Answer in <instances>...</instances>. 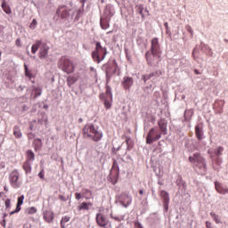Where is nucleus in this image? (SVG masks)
<instances>
[{
    "label": "nucleus",
    "mask_w": 228,
    "mask_h": 228,
    "mask_svg": "<svg viewBox=\"0 0 228 228\" xmlns=\"http://www.w3.org/2000/svg\"><path fill=\"white\" fill-rule=\"evenodd\" d=\"M13 134L15 138H22V132L20 131V127L19 126H15L13 127Z\"/></svg>",
    "instance_id": "nucleus-24"
},
{
    "label": "nucleus",
    "mask_w": 228,
    "mask_h": 228,
    "mask_svg": "<svg viewBox=\"0 0 228 228\" xmlns=\"http://www.w3.org/2000/svg\"><path fill=\"white\" fill-rule=\"evenodd\" d=\"M75 83H76V78H74L73 77H68L67 78L68 86L71 87L72 85H74Z\"/></svg>",
    "instance_id": "nucleus-34"
},
{
    "label": "nucleus",
    "mask_w": 228,
    "mask_h": 228,
    "mask_svg": "<svg viewBox=\"0 0 228 228\" xmlns=\"http://www.w3.org/2000/svg\"><path fill=\"white\" fill-rule=\"evenodd\" d=\"M188 115H190V118L193 117V110H185V114H184L185 120H188Z\"/></svg>",
    "instance_id": "nucleus-37"
},
{
    "label": "nucleus",
    "mask_w": 228,
    "mask_h": 228,
    "mask_svg": "<svg viewBox=\"0 0 228 228\" xmlns=\"http://www.w3.org/2000/svg\"><path fill=\"white\" fill-rule=\"evenodd\" d=\"M145 56L147 63L148 65H150V67H152L154 63H159V61H161L159 60V58H161V55H155L154 53H152V52H147Z\"/></svg>",
    "instance_id": "nucleus-12"
},
{
    "label": "nucleus",
    "mask_w": 228,
    "mask_h": 228,
    "mask_svg": "<svg viewBox=\"0 0 228 228\" xmlns=\"http://www.w3.org/2000/svg\"><path fill=\"white\" fill-rule=\"evenodd\" d=\"M106 54H108V49L106 47H103L101 45V42L95 43V48L92 52V58L95 63H101V61H103L106 58Z\"/></svg>",
    "instance_id": "nucleus-4"
},
{
    "label": "nucleus",
    "mask_w": 228,
    "mask_h": 228,
    "mask_svg": "<svg viewBox=\"0 0 228 228\" xmlns=\"http://www.w3.org/2000/svg\"><path fill=\"white\" fill-rule=\"evenodd\" d=\"M1 225L4 228L6 227V219H3V221L1 222Z\"/></svg>",
    "instance_id": "nucleus-59"
},
{
    "label": "nucleus",
    "mask_w": 228,
    "mask_h": 228,
    "mask_svg": "<svg viewBox=\"0 0 228 228\" xmlns=\"http://www.w3.org/2000/svg\"><path fill=\"white\" fill-rule=\"evenodd\" d=\"M207 228H211V223L209 221L206 222Z\"/></svg>",
    "instance_id": "nucleus-60"
},
{
    "label": "nucleus",
    "mask_w": 228,
    "mask_h": 228,
    "mask_svg": "<svg viewBox=\"0 0 228 228\" xmlns=\"http://www.w3.org/2000/svg\"><path fill=\"white\" fill-rule=\"evenodd\" d=\"M74 15H76V9H74L72 2H70L68 5H60L56 11L55 16L53 19L55 20H74Z\"/></svg>",
    "instance_id": "nucleus-2"
},
{
    "label": "nucleus",
    "mask_w": 228,
    "mask_h": 228,
    "mask_svg": "<svg viewBox=\"0 0 228 228\" xmlns=\"http://www.w3.org/2000/svg\"><path fill=\"white\" fill-rule=\"evenodd\" d=\"M139 194H140V195H143V189H141V190L139 191Z\"/></svg>",
    "instance_id": "nucleus-63"
},
{
    "label": "nucleus",
    "mask_w": 228,
    "mask_h": 228,
    "mask_svg": "<svg viewBox=\"0 0 228 228\" xmlns=\"http://www.w3.org/2000/svg\"><path fill=\"white\" fill-rule=\"evenodd\" d=\"M120 148H121V146H118V148L113 147L112 148L113 154H117V152H118V151H120Z\"/></svg>",
    "instance_id": "nucleus-49"
},
{
    "label": "nucleus",
    "mask_w": 228,
    "mask_h": 228,
    "mask_svg": "<svg viewBox=\"0 0 228 228\" xmlns=\"http://www.w3.org/2000/svg\"><path fill=\"white\" fill-rule=\"evenodd\" d=\"M24 69H25V72H28L29 69H28V65L27 64H24Z\"/></svg>",
    "instance_id": "nucleus-61"
},
{
    "label": "nucleus",
    "mask_w": 228,
    "mask_h": 228,
    "mask_svg": "<svg viewBox=\"0 0 228 228\" xmlns=\"http://www.w3.org/2000/svg\"><path fill=\"white\" fill-rule=\"evenodd\" d=\"M25 88H26L25 86H19L17 87V91H18V92H23Z\"/></svg>",
    "instance_id": "nucleus-52"
},
{
    "label": "nucleus",
    "mask_w": 228,
    "mask_h": 228,
    "mask_svg": "<svg viewBox=\"0 0 228 228\" xmlns=\"http://www.w3.org/2000/svg\"><path fill=\"white\" fill-rule=\"evenodd\" d=\"M189 161L193 165L195 170L199 172L201 175H206L208 172V165L206 163V159L199 152L194 153L189 157Z\"/></svg>",
    "instance_id": "nucleus-3"
},
{
    "label": "nucleus",
    "mask_w": 228,
    "mask_h": 228,
    "mask_svg": "<svg viewBox=\"0 0 228 228\" xmlns=\"http://www.w3.org/2000/svg\"><path fill=\"white\" fill-rule=\"evenodd\" d=\"M33 94H35L34 98L40 97L42 95V89L40 87H33Z\"/></svg>",
    "instance_id": "nucleus-29"
},
{
    "label": "nucleus",
    "mask_w": 228,
    "mask_h": 228,
    "mask_svg": "<svg viewBox=\"0 0 228 228\" xmlns=\"http://www.w3.org/2000/svg\"><path fill=\"white\" fill-rule=\"evenodd\" d=\"M28 140H33V138H35V134H33V133H28Z\"/></svg>",
    "instance_id": "nucleus-55"
},
{
    "label": "nucleus",
    "mask_w": 228,
    "mask_h": 228,
    "mask_svg": "<svg viewBox=\"0 0 228 228\" xmlns=\"http://www.w3.org/2000/svg\"><path fill=\"white\" fill-rule=\"evenodd\" d=\"M216 104H219L220 108H224V104H225V102H224L223 100H220L217 102H216Z\"/></svg>",
    "instance_id": "nucleus-50"
},
{
    "label": "nucleus",
    "mask_w": 228,
    "mask_h": 228,
    "mask_svg": "<svg viewBox=\"0 0 228 228\" xmlns=\"http://www.w3.org/2000/svg\"><path fill=\"white\" fill-rule=\"evenodd\" d=\"M150 53H152L155 56H161V46L159 45V39L158 37L151 39Z\"/></svg>",
    "instance_id": "nucleus-11"
},
{
    "label": "nucleus",
    "mask_w": 228,
    "mask_h": 228,
    "mask_svg": "<svg viewBox=\"0 0 228 228\" xmlns=\"http://www.w3.org/2000/svg\"><path fill=\"white\" fill-rule=\"evenodd\" d=\"M16 45L17 47H21L22 45H20V38L16 39Z\"/></svg>",
    "instance_id": "nucleus-58"
},
{
    "label": "nucleus",
    "mask_w": 228,
    "mask_h": 228,
    "mask_svg": "<svg viewBox=\"0 0 228 228\" xmlns=\"http://www.w3.org/2000/svg\"><path fill=\"white\" fill-rule=\"evenodd\" d=\"M20 174H19V171L17 169H14L9 175V181L12 188H14L15 190L20 188L22 186V182L20 179Z\"/></svg>",
    "instance_id": "nucleus-9"
},
{
    "label": "nucleus",
    "mask_w": 228,
    "mask_h": 228,
    "mask_svg": "<svg viewBox=\"0 0 228 228\" xmlns=\"http://www.w3.org/2000/svg\"><path fill=\"white\" fill-rule=\"evenodd\" d=\"M136 12L137 13H139V15L142 16V18L143 19V4H139V5H136Z\"/></svg>",
    "instance_id": "nucleus-33"
},
{
    "label": "nucleus",
    "mask_w": 228,
    "mask_h": 228,
    "mask_svg": "<svg viewBox=\"0 0 228 228\" xmlns=\"http://www.w3.org/2000/svg\"><path fill=\"white\" fill-rule=\"evenodd\" d=\"M31 165H33V163L29 162V160H26L23 163V170L26 174H31Z\"/></svg>",
    "instance_id": "nucleus-22"
},
{
    "label": "nucleus",
    "mask_w": 228,
    "mask_h": 228,
    "mask_svg": "<svg viewBox=\"0 0 228 228\" xmlns=\"http://www.w3.org/2000/svg\"><path fill=\"white\" fill-rule=\"evenodd\" d=\"M159 127L163 134H167V123L164 120L159 121Z\"/></svg>",
    "instance_id": "nucleus-25"
},
{
    "label": "nucleus",
    "mask_w": 228,
    "mask_h": 228,
    "mask_svg": "<svg viewBox=\"0 0 228 228\" xmlns=\"http://www.w3.org/2000/svg\"><path fill=\"white\" fill-rule=\"evenodd\" d=\"M44 219L48 224H51V222H53V220H54V213H53L52 211H45L44 213Z\"/></svg>",
    "instance_id": "nucleus-19"
},
{
    "label": "nucleus",
    "mask_w": 228,
    "mask_h": 228,
    "mask_svg": "<svg viewBox=\"0 0 228 228\" xmlns=\"http://www.w3.org/2000/svg\"><path fill=\"white\" fill-rule=\"evenodd\" d=\"M142 204H144V206H147V201H146V200H143V201L142 202Z\"/></svg>",
    "instance_id": "nucleus-64"
},
{
    "label": "nucleus",
    "mask_w": 228,
    "mask_h": 228,
    "mask_svg": "<svg viewBox=\"0 0 228 228\" xmlns=\"http://www.w3.org/2000/svg\"><path fill=\"white\" fill-rule=\"evenodd\" d=\"M22 204H24V195H21L18 198L15 213H19V211H20V206H22Z\"/></svg>",
    "instance_id": "nucleus-21"
},
{
    "label": "nucleus",
    "mask_w": 228,
    "mask_h": 228,
    "mask_svg": "<svg viewBox=\"0 0 228 228\" xmlns=\"http://www.w3.org/2000/svg\"><path fill=\"white\" fill-rule=\"evenodd\" d=\"M215 186H216V191L219 192L220 195H227L228 194L227 186H225L223 183H220L218 182L215 183Z\"/></svg>",
    "instance_id": "nucleus-15"
},
{
    "label": "nucleus",
    "mask_w": 228,
    "mask_h": 228,
    "mask_svg": "<svg viewBox=\"0 0 228 228\" xmlns=\"http://www.w3.org/2000/svg\"><path fill=\"white\" fill-rule=\"evenodd\" d=\"M59 199H60V200H62V202H67V200H68V199L63 195H60Z\"/></svg>",
    "instance_id": "nucleus-53"
},
{
    "label": "nucleus",
    "mask_w": 228,
    "mask_h": 228,
    "mask_svg": "<svg viewBox=\"0 0 228 228\" xmlns=\"http://www.w3.org/2000/svg\"><path fill=\"white\" fill-rule=\"evenodd\" d=\"M112 168L113 170L116 171V174H118L119 167H118V163H117V160H114Z\"/></svg>",
    "instance_id": "nucleus-38"
},
{
    "label": "nucleus",
    "mask_w": 228,
    "mask_h": 228,
    "mask_svg": "<svg viewBox=\"0 0 228 228\" xmlns=\"http://www.w3.org/2000/svg\"><path fill=\"white\" fill-rule=\"evenodd\" d=\"M161 139V133H159V129L156 126L151 128L147 136H146V143L148 145H152L154 142H158V140Z\"/></svg>",
    "instance_id": "nucleus-8"
},
{
    "label": "nucleus",
    "mask_w": 228,
    "mask_h": 228,
    "mask_svg": "<svg viewBox=\"0 0 228 228\" xmlns=\"http://www.w3.org/2000/svg\"><path fill=\"white\" fill-rule=\"evenodd\" d=\"M110 217L113 218V220H115L116 222H122V220H124V217H122V216H110Z\"/></svg>",
    "instance_id": "nucleus-42"
},
{
    "label": "nucleus",
    "mask_w": 228,
    "mask_h": 228,
    "mask_svg": "<svg viewBox=\"0 0 228 228\" xmlns=\"http://www.w3.org/2000/svg\"><path fill=\"white\" fill-rule=\"evenodd\" d=\"M25 76L27 77H29V79H31L33 77V74H31V71H26Z\"/></svg>",
    "instance_id": "nucleus-51"
},
{
    "label": "nucleus",
    "mask_w": 228,
    "mask_h": 228,
    "mask_svg": "<svg viewBox=\"0 0 228 228\" xmlns=\"http://www.w3.org/2000/svg\"><path fill=\"white\" fill-rule=\"evenodd\" d=\"M96 223L99 225V227L102 228H111V223L110 222V219L106 217V216L102 213L96 214Z\"/></svg>",
    "instance_id": "nucleus-10"
},
{
    "label": "nucleus",
    "mask_w": 228,
    "mask_h": 228,
    "mask_svg": "<svg viewBox=\"0 0 228 228\" xmlns=\"http://www.w3.org/2000/svg\"><path fill=\"white\" fill-rule=\"evenodd\" d=\"M35 151H40L42 149V139L37 138L33 142Z\"/></svg>",
    "instance_id": "nucleus-23"
},
{
    "label": "nucleus",
    "mask_w": 228,
    "mask_h": 228,
    "mask_svg": "<svg viewBox=\"0 0 228 228\" xmlns=\"http://www.w3.org/2000/svg\"><path fill=\"white\" fill-rule=\"evenodd\" d=\"M82 134L84 138H90L93 142H101L102 140V131L99 128V126L94 125V123H87L82 128Z\"/></svg>",
    "instance_id": "nucleus-1"
},
{
    "label": "nucleus",
    "mask_w": 228,
    "mask_h": 228,
    "mask_svg": "<svg viewBox=\"0 0 228 228\" xmlns=\"http://www.w3.org/2000/svg\"><path fill=\"white\" fill-rule=\"evenodd\" d=\"M109 98L110 101H113V94H111V87L110 86H106V97Z\"/></svg>",
    "instance_id": "nucleus-30"
},
{
    "label": "nucleus",
    "mask_w": 228,
    "mask_h": 228,
    "mask_svg": "<svg viewBox=\"0 0 228 228\" xmlns=\"http://www.w3.org/2000/svg\"><path fill=\"white\" fill-rule=\"evenodd\" d=\"M115 15V9L110 4L106 5L104 12H103V17H105L106 20H110L111 17Z\"/></svg>",
    "instance_id": "nucleus-14"
},
{
    "label": "nucleus",
    "mask_w": 228,
    "mask_h": 228,
    "mask_svg": "<svg viewBox=\"0 0 228 228\" xmlns=\"http://www.w3.org/2000/svg\"><path fill=\"white\" fill-rule=\"evenodd\" d=\"M39 51V58L40 60H45L47 56H49V46L45 43H42V40H37L31 47L32 54H37V51Z\"/></svg>",
    "instance_id": "nucleus-5"
},
{
    "label": "nucleus",
    "mask_w": 228,
    "mask_h": 228,
    "mask_svg": "<svg viewBox=\"0 0 228 228\" xmlns=\"http://www.w3.org/2000/svg\"><path fill=\"white\" fill-rule=\"evenodd\" d=\"M1 6L4 13H6L7 15H10L12 13V8L10 7V5H8L6 1L3 0Z\"/></svg>",
    "instance_id": "nucleus-20"
},
{
    "label": "nucleus",
    "mask_w": 228,
    "mask_h": 228,
    "mask_svg": "<svg viewBox=\"0 0 228 228\" xmlns=\"http://www.w3.org/2000/svg\"><path fill=\"white\" fill-rule=\"evenodd\" d=\"M222 152H224V147L219 146L216 150H208V154H210L211 159L215 158L216 156L217 158H220L222 156Z\"/></svg>",
    "instance_id": "nucleus-17"
},
{
    "label": "nucleus",
    "mask_w": 228,
    "mask_h": 228,
    "mask_svg": "<svg viewBox=\"0 0 228 228\" xmlns=\"http://www.w3.org/2000/svg\"><path fill=\"white\" fill-rule=\"evenodd\" d=\"M150 76L151 78L153 77V79H155L156 77H159V76H161V70L153 71L150 73Z\"/></svg>",
    "instance_id": "nucleus-35"
},
{
    "label": "nucleus",
    "mask_w": 228,
    "mask_h": 228,
    "mask_svg": "<svg viewBox=\"0 0 228 228\" xmlns=\"http://www.w3.org/2000/svg\"><path fill=\"white\" fill-rule=\"evenodd\" d=\"M44 174H45L44 169H42L41 172L38 173L39 179H44Z\"/></svg>",
    "instance_id": "nucleus-54"
},
{
    "label": "nucleus",
    "mask_w": 228,
    "mask_h": 228,
    "mask_svg": "<svg viewBox=\"0 0 228 228\" xmlns=\"http://www.w3.org/2000/svg\"><path fill=\"white\" fill-rule=\"evenodd\" d=\"M61 224H67L68 222H70V216H65L64 217L61 218Z\"/></svg>",
    "instance_id": "nucleus-40"
},
{
    "label": "nucleus",
    "mask_w": 228,
    "mask_h": 228,
    "mask_svg": "<svg viewBox=\"0 0 228 228\" xmlns=\"http://www.w3.org/2000/svg\"><path fill=\"white\" fill-rule=\"evenodd\" d=\"M8 216V214H6V213H4V214H3V219L4 220H6V217Z\"/></svg>",
    "instance_id": "nucleus-62"
},
{
    "label": "nucleus",
    "mask_w": 228,
    "mask_h": 228,
    "mask_svg": "<svg viewBox=\"0 0 228 228\" xmlns=\"http://www.w3.org/2000/svg\"><path fill=\"white\" fill-rule=\"evenodd\" d=\"M4 26L0 25V37H4Z\"/></svg>",
    "instance_id": "nucleus-48"
},
{
    "label": "nucleus",
    "mask_w": 228,
    "mask_h": 228,
    "mask_svg": "<svg viewBox=\"0 0 228 228\" xmlns=\"http://www.w3.org/2000/svg\"><path fill=\"white\" fill-rule=\"evenodd\" d=\"M58 67L66 74H72L74 72V63L68 57L62 56L58 61Z\"/></svg>",
    "instance_id": "nucleus-6"
},
{
    "label": "nucleus",
    "mask_w": 228,
    "mask_h": 228,
    "mask_svg": "<svg viewBox=\"0 0 228 228\" xmlns=\"http://www.w3.org/2000/svg\"><path fill=\"white\" fill-rule=\"evenodd\" d=\"M113 100H110V98H105L104 99V106L106 108V110H110V108H111V102Z\"/></svg>",
    "instance_id": "nucleus-32"
},
{
    "label": "nucleus",
    "mask_w": 228,
    "mask_h": 228,
    "mask_svg": "<svg viewBox=\"0 0 228 228\" xmlns=\"http://www.w3.org/2000/svg\"><path fill=\"white\" fill-rule=\"evenodd\" d=\"M195 134L198 140H204V130H202L200 125L195 126Z\"/></svg>",
    "instance_id": "nucleus-18"
},
{
    "label": "nucleus",
    "mask_w": 228,
    "mask_h": 228,
    "mask_svg": "<svg viewBox=\"0 0 228 228\" xmlns=\"http://www.w3.org/2000/svg\"><path fill=\"white\" fill-rule=\"evenodd\" d=\"M160 195L163 199V206L165 211H168V204H170V194L167 191H161Z\"/></svg>",
    "instance_id": "nucleus-13"
},
{
    "label": "nucleus",
    "mask_w": 228,
    "mask_h": 228,
    "mask_svg": "<svg viewBox=\"0 0 228 228\" xmlns=\"http://www.w3.org/2000/svg\"><path fill=\"white\" fill-rule=\"evenodd\" d=\"M30 29H35L37 28V20L34 19L29 26Z\"/></svg>",
    "instance_id": "nucleus-44"
},
{
    "label": "nucleus",
    "mask_w": 228,
    "mask_h": 228,
    "mask_svg": "<svg viewBox=\"0 0 228 228\" xmlns=\"http://www.w3.org/2000/svg\"><path fill=\"white\" fill-rule=\"evenodd\" d=\"M201 51H211V48H209V46H208V45H204V44H201Z\"/></svg>",
    "instance_id": "nucleus-43"
},
{
    "label": "nucleus",
    "mask_w": 228,
    "mask_h": 228,
    "mask_svg": "<svg viewBox=\"0 0 228 228\" xmlns=\"http://www.w3.org/2000/svg\"><path fill=\"white\" fill-rule=\"evenodd\" d=\"M83 12H84L83 9H78V10L75 9V13H76V16L74 19L75 22H77V20H79V19H81V17H83Z\"/></svg>",
    "instance_id": "nucleus-28"
},
{
    "label": "nucleus",
    "mask_w": 228,
    "mask_h": 228,
    "mask_svg": "<svg viewBox=\"0 0 228 228\" xmlns=\"http://www.w3.org/2000/svg\"><path fill=\"white\" fill-rule=\"evenodd\" d=\"M210 216L213 218V220L216 222V224H222V216H220L219 215H216L214 212H211Z\"/></svg>",
    "instance_id": "nucleus-27"
},
{
    "label": "nucleus",
    "mask_w": 228,
    "mask_h": 228,
    "mask_svg": "<svg viewBox=\"0 0 228 228\" xmlns=\"http://www.w3.org/2000/svg\"><path fill=\"white\" fill-rule=\"evenodd\" d=\"M134 225L136 228H143V225L140 222H135Z\"/></svg>",
    "instance_id": "nucleus-56"
},
{
    "label": "nucleus",
    "mask_w": 228,
    "mask_h": 228,
    "mask_svg": "<svg viewBox=\"0 0 228 228\" xmlns=\"http://www.w3.org/2000/svg\"><path fill=\"white\" fill-rule=\"evenodd\" d=\"M28 213L30 215H35V213H37V208L35 207H31L29 209H28Z\"/></svg>",
    "instance_id": "nucleus-47"
},
{
    "label": "nucleus",
    "mask_w": 228,
    "mask_h": 228,
    "mask_svg": "<svg viewBox=\"0 0 228 228\" xmlns=\"http://www.w3.org/2000/svg\"><path fill=\"white\" fill-rule=\"evenodd\" d=\"M109 20L104 21H101V28L102 29H108L110 28V23H108Z\"/></svg>",
    "instance_id": "nucleus-36"
},
{
    "label": "nucleus",
    "mask_w": 228,
    "mask_h": 228,
    "mask_svg": "<svg viewBox=\"0 0 228 228\" xmlns=\"http://www.w3.org/2000/svg\"><path fill=\"white\" fill-rule=\"evenodd\" d=\"M116 203L127 208L130 204H133V196H131L129 192H122L121 194H118L116 195Z\"/></svg>",
    "instance_id": "nucleus-7"
},
{
    "label": "nucleus",
    "mask_w": 228,
    "mask_h": 228,
    "mask_svg": "<svg viewBox=\"0 0 228 228\" xmlns=\"http://www.w3.org/2000/svg\"><path fill=\"white\" fill-rule=\"evenodd\" d=\"M27 161H28V163H33L35 161V153L33 152V151L28 150L27 151Z\"/></svg>",
    "instance_id": "nucleus-26"
},
{
    "label": "nucleus",
    "mask_w": 228,
    "mask_h": 228,
    "mask_svg": "<svg viewBox=\"0 0 228 228\" xmlns=\"http://www.w3.org/2000/svg\"><path fill=\"white\" fill-rule=\"evenodd\" d=\"M11 204H12V200H10V199L5 200V208H6V209H10Z\"/></svg>",
    "instance_id": "nucleus-46"
},
{
    "label": "nucleus",
    "mask_w": 228,
    "mask_h": 228,
    "mask_svg": "<svg viewBox=\"0 0 228 228\" xmlns=\"http://www.w3.org/2000/svg\"><path fill=\"white\" fill-rule=\"evenodd\" d=\"M133 83H134V81L133 80V77H124L122 81V86L123 88H125V90H129V88L133 86Z\"/></svg>",
    "instance_id": "nucleus-16"
},
{
    "label": "nucleus",
    "mask_w": 228,
    "mask_h": 228,
    "mask_svg": "<svg viewBox=\"0 0 228 228\" xmlns=\"http://www.w3.org/2000/svg\"><path fill=\"white\" fill-rule=\"evenodd\" d=\"M75 197H76L77 200H80L81 193H79V192L75 193Z\"/></svg>",
    "instance_id": "nucleus-57"
},
{
    "label": "nucleus",
    "mask_w": 228,
    "mask_h": 228,
    "mask_svg": "<svg viewBox=\"0 0 228 228\" xmlns=\"http://www.w3.org/2000/svg\"><path fill=\"white\" fill-rule=\"evenodd\" d=\"M88 206H92V203L82 202L81 206L78 207V209L79 211H81V209L88 211L90 209Z\"/></svg>",
    "instance_id": "nucleus-31"
},
{
    "label": "nucleus",
    "mask_w": 228,
    "mask_h": 228,
    "mask_svg": "<svg viewBox=\"0 0 228 228\" xmlns=\"http://www.w3.org/2000/svg\"><path fill=\"white\" fill-rule=\"evenodd\" d=\"M142 79L144 83H147V81H149V79H152V77H151V74H147L142 75Z\"/></svg>",
    "instance_id": "nucleus-39"
},
{
    "label": "nucleus",
    "mask_w": 228,
    "mask_h": 228,
    "mask_svg": "<svg viewBox=\"0 0 228 228\" xmlns=\"http://www.w3.org/2000/svg\"><path fill=\"white\" fill-rule=\"evenodd\" d=\"M85 195H86V199H90L92 197V191L86 189L84 191Z\"/></svg>",
    "instance_id": "nucleus-41"
},
{
    "label": "nucleus",
    "mask_w": 228,
    "mask_h": 228,
    "mask_svg": "<svg viewBox=\"0 0 228 228\" xmlns=\"http://www.w3.org/2000/svg\"><path fill=\"white\" fill-rule=\"evenodd\" d=\"M185 29L191 35V37H193V28H191V26L187 25Z\"/></svg>",
    "instance_id": "nucleus-45"
}]
</instances>
